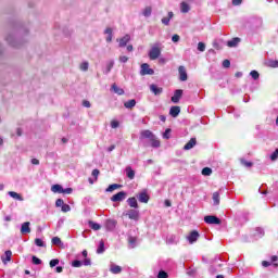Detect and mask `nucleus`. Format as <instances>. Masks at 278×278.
I'll return each instance as SVG.
<instances>
[{
    "label": "nucleus",
    "mask_w": 278,
    "mask_h": 278,
    "mask_svg": "<svg viewBox=\"0 0 278 278\" xmlns=\"http://www.w3.org/2000/svg\"><path fill=\"white\" fill-rule=\"evenodd\" d=\"M55 205H56V207H62V206L64 205V200L58 199V200L55 201Z\"/></svg>",
    "instance_id": "obj_54"
},
{
    "label": "nucleus",
    "mask_w": 278,
    "mask_h": 278,
    "mask_svg": "<svg viewBox=\"0 0 278 278\" xmlns=\"http://www.w3.org/2000/svg\"><path fill=\"white\" fill-rule=\"evenodd\" d=\"M199 231L192 230L187 237V240L189 241L190 244H194V242L199 240Z\"/></svg>",
    "instance_id": "obj_7"
},
{
    "label": "nucleus",
    "mask_w": 278,
    "mask_h": 278,
    "mask_svg": "<svg viewBox=\"0 0 278 278\" xmlns=\"http://www.w3.org/2000/svg\"><path fill=\"white\" fill-rule=\"evenodd\" d=\"M124 108L127 110H131V108H136V100H128L127 102L124 103Z\"/></svg>",
    "instance_id": "obj_30"
},
{
    "label": "nucleus",
    "mask_w": 278,
    "mask_h": 278,
    "mask_svg": "<svg viewBox=\"0 0 278 278\" xmlns=\"http://www.w3.org/2000/svg\"><path fill=\"white\" fill-rule=\"evenodd\" d=\"M146 138L150 140L151 147H153V149H160L161 142L157 140V137L151 130H142L140 132V139L144 140Z\"/></svg>",
    "instance_id": "obj_1"
},
{
    "label": "nucleus",
    "mask_w": 278,
    "mask_h": 278,
    "mask_svg": "<svg viewBox=\"0 0 278 278\" xmlns=\"http://www.w3.org/2000/svg\"><path fill=\"white\" fill-rule=\"evenodd\" d=\"M31 164H34V166H38V164H40V161L38 159H33Z\"/></svg>",
    "instance_id": "obj_62"
},
{
    "label": "nucleus",
    "mask_w": 278,
    "mask_h": 278,
    "mask_svg": "<svg viewBox=\"0 0 278 278\" xmlns=\"http://www.w3.org/2000/svg\"><path fill=\"white\" fill-rule=\"evenodd\" d=\"M154 74H155V71H153V68H151L148 63L141 64L140 75L144 76V75H154Z\"/></svg>",
    "instance_id": "obj_6"
},
{
    "label": "nucleus",
    "mask_w": 278,
    "mask_h": 278,
    "mask_svg": "<svg viewBox=\"0 0 278 278\" xmlns=\"http://www.w3.org/2000/svg\"><path fill=\"white\" fill-rule=\"evenodd\" d=\"M266 65L269 66V68H278V61L269 60L266 62Z\"/></svg>",
    "instance_id": "obj_36"
},
{
    "label": "nucleus",
    "mask_w": 278,
    "mask_h": 278,
    "mask_svg": "<svg viewBox=\"0 0 278 278\" xmlns=\"http://www.w3.org/2000/svg\"><path fill=\"white\" fill-rule=\"evenodd\" d=\"M52 244H54L55 247H62V239H60L59 237L52 238Z\"/></svg>",
    "instance_id": "obj_38"
},
{
    "label": "nucleus",
    "mask_w": 278,
    "mask_h": 278,
    "mask_svg": "<svg viewBox=\"0 0 278 278\" xmlns=\"http://www.w3.org/2000/svg\"><path fill=\"white\" fill-rule=\"evenodd\" d=\"M73 193V188H66L62 189L61 194H72Z\"/></svg>",
    "instance_id": "obj_48"
},
{
    "label": "nucleus",
    "mask_w": 278,
    "mask_h": 278,
    "mask_svg": "<svg viewBox=\"0 0 278 278\" xmlns=\"http://www.w3.org/2000/svg\"><path fill=\"white\" fill-rule=\"evenodd\" d=\"M123 186L118 185V184H113V185H110L108 188H106V192H114V190H118V188H122Z\"/></svg>",
    "instance_id": "obj_33"
},
{
    "label": "nucleus",
    "mask_w": 278,
    "mask_h": 278,
    "mask_svg": "<svg viewBox=\"0 0 278 278\" xmlns=\"http://www.w3.org/2000/svg\"><path fill=\"white\" fill-rule=\"evenodd\" d=\"M198 51H201V53H203V51H205V45L201 41L198 43Z\"/></svg>",
    "instance_id": "obj_49"
},
{
    "label": "nucleus",
    "mask_w": 278,
    "mask_h": 278,
    "mask_svg": "<svg viewBox=\"0 0 278 278\" xmlns=\"http://www.w3.org/2000/svg\"><path fill=\"white\" fill-rule=\"evenodd\" d=\"M123 216H127L130 220H140V211L138 208H130L123 213Z\"/></svg>",
    "instance_id": "obj_3"
},
{
    "label": "nucleus",
    "mask_w": 278,
    "mask_h": 278,
    "mask_svg": "<svg viewBox=\"0 0 278 278\" xmlns=\"http://www.w3.org/2000/svg\"><path fill=\"white\" fill-rule=\"evenodd\" d=\"M232 5H242V0H232Z\"/></svg>",
    "instance_id": "obj_59"
},
{
    "label": "nucleus",
    "mask_w": 278,
    "mask_h": 278,
    "mask_svg": "<svg viewBox=\"0 0 278 278\" xmlns=\"http://www.w3.org/2000/svg\"><path fill=\"white\" fill-rule=\"evenodd\" d=\"M184 94V90L181 89H178L174 92V96L172 97V102L173 103H177L179 101V99H181Z\"/></svg>",
    "instance_id": "obj_16"
},
{
    "label": "nucleus",
    "mask_w": 278,
    "mask_h": 278,
    "mask_svg": "<svg viewBox=\"0 0 278 278\" xmlns=\"http://www.w3.org/2000/svg\"><path fill=\"white\" fill-rule=\"evenodd\" d=\"M250 75L253 79H260V73L257 71H252Z\"/></svg>",
    "instance_id": "obj_45"
},
{
    "label": "nucleus",
    "mask_w": 278,
    "mask_h": 278,
    "mask_svg": "<svg viewBox=\"0 0 278 278\" xmlns=\"http://www.w3.org/2000/svg\"><path fill=\"white\" fill-rule=\"evenodd\" d=\"M178 73L180 81H188V73L186 72V67L184 65L178 67Z\"/></svg>",
    "instance_id": "obj_8"
},
{
    "label": "nucleus",
    "mask_w": 278,
    "mask_h": 278,
    "mask_svg": "<svg viewBox=\"0 0 278 278\" xmlns=\"http://www.w3.org/2000/svg\"><path fill=\"white\" fill-rule=\"evenodd\" d=\"M104 34L106 35V42H112V38H113L112 28L110 27L105 28Z\"/></svg>",
    "instance_id": "obj_26"
},
{
    "label": "nucleus",
    "mask_w": 278,
    "mask_h": 278,
    "mask_svg": "<svg viewBox=\"0 0 278 278\" xmlns=\"http://www.w3.org/2000/svg\"><path fill=\"white\" fill-rule=\"evenodd\" d=\"M90 229H93V231H99L101 229V225L94 222H89Z\"/></svg>",
    "instance_id": "obj_35"
},
{
    "label": "nucleus",
    "mask_w": 278,
    "mask_h": 278,
    "mask_svg": "<svg viewBox=\"0 0 278 278\" xmlns=\"http://www.w3.org/2000/svg\"><path fill=\"white\" fill-rule=\"evenodd\" d=\"M206 225H220V219L214 215H207L204 217Z\"/></svg>",
    "instance_id": "obj_5"
},
{
    "label": "nucleus",
    "mask_w": 278,
    "mask_h": 278,
    "mask_svg": "<svg viewBox=\"0 0 278 278\" xmlns=\"http://www.w3.org/2000/svg\"><path fill=\"white\" fill-rule=\"evenodd\" d=\"M35 244L36 247H45V241L42 239H35Z\"/></svg>",
    "instance_id": "obj_47"
},
{
    "label": "nucleus",
    "mask_w": 278,
    "mask_h": 278,
    "mask_svg": "<svg viewBox=\"0 0 278 278\" xmlns=\"http://www.w3.org/2000/svg\"><path fill=\"white\" fill-rule=\"evenodd\" d=\"M138 200L140 201V203H149V194H147V192H141L138 195Z\"/></svg>",
    "instance_id": "obj_22"
},
{
    "label": "nucleus",
    "mask_w": 278,
    "mask_h": 278,
    "mask_svg": "<svg viewBox=\"0 0 278 278\" xmlns=\"http://www.w3.org/2000/svg\"><path fill=\"white\" fill-rule=\"evenodd\" d=\"M31 224L29 222H25L22 224L21 233L25 236L27 233H31V228L29 227Z\"/></svg>",
    "instance_id": "obj_10"
},
{
    "label": "nucleus",
    "mask_w": 278,
    "mask_h": 278,
    "mask_svg": "<svg viewBox=\"0 0 278 278\" xmlns=\"http://www.w3.org/2000/svg\"><path fill=\"white\" fill-rule=\"evenodd\" d=\"M125 199H127V192L125 191H119L118 193L114 194L111 198V201L113 203H121V201H125Z\"/></svg>",
    "instance_id": "obj_4"
},
{
    "label": "nucleus",
    "mask_w": 278,
    "mask_h": 278,
    "mask_svg": "<svg viewBox=\"0 0 278 278\" xmlns=\"http://www.w3.org/2000/svg\"><path fill=\"white\" fill-rule=\"evenodd\" d=\"M62 270H64V268H63L62 266H58V267L55 268V271H56V273H62Z\"/></svg>",
    "instance_id": "obj_64"
},
{
    "label": "nucleus",
    "mask_w": 278,
    "mask_h": 278,
    "mask_svg": "<svg viewBox=\"0 0 278 278\" xmlns=\"http://www.w3.org/2000/svg\"><path fill=\"white\" fill-rule=\"evenodd\" d=\"M83 105H84V108H90L91 106L90 101H88V100H85L83 102Z\"/></svg>",
    "instance_id": "obj_61"
},
{
    "label": "nucleus",
    "mask_w": 278,
    "mask_h": 278,
    "mask_svg": "<svg viewBox=\"0 0 278 278\" xmlns=\"http://www.w3.org/2000/svg\"><path fill=\"white\" fill-rule=\"evenodd\" d=\"M163 138H164L165 140H168V138H170V129H169V128H167V129L165 130V132L163 134Z\"/></svg>",
    "instance_id": "obj_51"
},
{
    "label": "nucleus",
    "mask_w": 278,
    "mask_h": 278,
    "mask_svg": "<svg viewBox=\"0 0 278 278\" xmlns=\"http://www.w3.org/2000/svg\"><path fill=\"white\" fill-rule=\"evenodd\" d=\"M114 149H116V146L112 144L111 147H109V148L106 149V151H108L109 153H112V151H114Z\"/></svg>",
    "instance_id": "obj_63"
},
{
    "label": "nucleus",
    "mask_w": 278,
    "mask_h": 278,
    "mask_svg": "<svg viewBox=\"0 0 278 278\" xmlns=\"http://www.w3.org/2000/svg\"><path fill=\"white\" fill-rule=\"evenodd\" d=\"M111 89L113 90V92H115V94H118L119 97L125 94V90L123 88L118 87V85H116V84H113L111 86Z\"/></svg>",
    "instance_id": "obj_17"
},
{
    "label": "nucleus",
    "mask_w": 278,
    "mask_h": 278,
    "mask_svg": "<svg viewBox=\"0 0 278 278\" xmlns=\"http://www.w3.org/2000/svg\"><path fill=\"white\" fill-rule=\"evenodd\" d=\"M270 160H271V162H277V160H278V148L274 151V153H271Z\"/></svg>",
    "instance_id": "obj_41"
},
{
    "label": "nucleus",
    "mask_w": 278,
    "mask_h": 278,
    "mask_svg": "<svg viewBox=\"0 0 278 278\" xmlns=\"http://www.w3.org/2000/svg\"><path fill=\"white\" fill-rule=\"evenodd\" d=\"M202 175H204V177H210V175H212V168L210 167H204L202 169Z\"/></svg>",
    "instance_id": "obj_39"
},
{
    "label": "nucleus",
    "mask_w": 278,
    "mask_h": 278,
    "mask_svg": "<svg viewBox=\"0 0 278 278\" xmlns=\"http://www.w3.org/2000/svg\"><path fill=\"white\" fill-rule=\"evenodd\" d=\"M126 175L128 179H134L136 177V172L131 169V166L126 167Z\"/></svg>",
    "instance_id": "obj_27"
},
{
    "label": "nucleus",
    "mask_w": 278,
    "mask_h": 278,
    "mask_svg": "<svg viewBox=\"0 0 278 278\" xmlns=\"http://www.w3.org/2000/svg\"><path fill=\"white\" fill-rule=\"evenodd\" d=\"M51 190H52L54 193L62 194L63 188H62V185H53V186L51 187Z\"/></svg>",
    "instance_id": "obj_34"
},
{
    "label": "nucleus",
    "mask_w": 278,
    "mask_h": 278,
    "mask_svg": "<svg viewBox=\"0 0 278 278\" xmlns=\"http://www.w3.org/2000/svg\"><path fill=\"white\" fill-rule=\"evenodd\" d=\"M110 273H112L113 275H121V273H123V267H121L114 263H111Z\"/></svg>",
    "instance_id": "obj_11"
},
{
    "label": "nucleus",
    "mask_w": 278,
    "mask_h": 278,
    "mask_svg": "<svg viewBox=\"0 0 278 278\" xmlns=\"http://www.w3.org/2000/svg\"><path fill=\"white\" fill-rule=\"evenodd\" d=\"M97 253L100 255L101 253H105V242L103 240L100 241L99 247L97 249Z\"/></svg>",
    "instance_id": "obj_32"
},
{
    "label": "nucleus",
    "mask_w": 278,
    "mask_h": 278,
    "mask_svg": "<svg viewBox=\"0 0 278 278\" xmlns=\"http://www.w3.org/2000/svg\"><path fill=\"white\" fill-rule=\"evenodd\" d=\"M33 264H35L36 266L42 264V261L36 256H33Z\"/></svg>",
    "instance_id": "obj_50"
},
{
    "label": "nucleus",
    "mask_w": 278,
    "mask_h": 278,
    "mask_svg": "<svg viewBox=\"0 0 278 278\" xmlns=\"http://www.w3.org/2000/svg\"><path fill=\"white\" fill-rule=\"evenodd\" d=\"M180 12H182V14H188V12H190V4L187 2H181Z\"/></svg>",
    "instance_id": "obj_24"
},
{
    "label": "nucleus",
    "mask_w": 278,
    "mask_h": 278,
    "mask_svg": "<svg viewBox=\"0 0 278 278\" xmlns=\"http://www.w3.org/2000/svg\"><path fill=\"white\" fill-rule=\"evenodd\" d=\"M180 112H181V108H179V106H172L170 110H169V114L174 118H177V116H179Z\"/></svg>",
    "instance_id": "obj_18"
},
{
    "label": "nucleus",
    "mask_w": 278,
    "mask_h": 278,
    "mask_svg": "<svg viewBox=\"0 0 278 278\" xmlns=\"http://www.w3.org/2000/svg\"><path fill=\"white\" fill-rule=\"evenodd\" d=\"M153 12V9L151 7H146L143 10H142V14L146 18H149V16H151Z\"/></svg>",
    "instance_id": "obj_29"
},
{
    "label": "nucleus",
    "mask_w": 278,
    "mask_h": 278,
    "mask_svg": "<svg viewBox=\"0 0 278 278\" xmlns=\"http://www.w3.org/2000/svg\"><path fill=\"white\" fill-rule=\"evenodd\" d=\"M173 16H174V13L168 12V16L162 18L163 25H170V18H173Z\"/></svg>",
    "instance_id": "obj_31"
},
{
    "label": "nucleus",
    "mask_w": 278,
    "mask_h": 278,
    "mask_svg": "<svg viewBox=\"0 0 278 278\" xmlns=\"http://www.w3.org/2000/svg\"><path fill=\"white\" fill-rule=\"evenodd\" d=\"M157 278H168V274L164 270H160L157 274Z\"/></svg>",
    "instance_id": "obj_44"
},
{
    "label": "nucleus",
    "mask_w": 278,
    "mask_h": 278,
    "mask_svg": "<svg viewBox=\"0 0 278 278\" xmlns=\"http://www.w3.org/2000/svg\"><path fill=\"white\" fill-rule=\"evenodd\" d=\"M89 66H90V63H88V61H85V62H83V63L79 65V68H80V71H83L84 73H86V71H88Z\"/></svg>",
    "instance_id": "obj_37"
},
{
    "label": "nucleus",
    "mask_w": 278,
    "mask_h": 278,
    "mask_svg": "<svg viewBox=\"0 0 278 278\" xmlns=\"http://www.w3.org/2000/svg\"><path fill=\"white\" fill-rule=\"evenodd\" d=\"M117 222L116 219H106L105 220V228L108 231H114L116 229Z\"/></svg>",
    "instance_id": "obj_9"
},
{
    "label": "nucleus",
    "mask_w": 278,
    "mask_h": 278,
    "mask_svg": "<svg viewBox=\"0 0 278 278\" xmlns=\"http://www.w3.org/2000/svg\"><path fill=\"white\" fill-rule=\"evenodd\" d=\"M84 266H91L92 261H90V258H85L81 263Z\"/></svg>",
    "instance_id": "obj_55"
},
{
    "label": "nucleus",
    "mask_w": 278,
    "mask_h": 278,
    "mask_svg": "<svg viewBox=\"0 0 278 278\" xmlns=\"http://www.w3.org/2000/svg\"><path fill=\"white\" fill-rule=\"evenodd\" d=\"M81 265H83L81 261L75 260V261L72 262V266L74 268H81Z\"/></svg>",
    "instance_id": "obj_42"
},
{
    "label": "nucleus",
    "mask_w": 278,
    "mask_h": 278,
    "mask_svg": "<svg viewBox=\"0 0 278 278\" xmlns=\"http://www.w3.org/2000/svg\"><path fill=\"white\" fill-rule=\"evenodd\" d=\"M254 236H257V238H262L264 236V230L262 228H256V233Z\"/></svg>",
    "instance_id": "obj_46"
},
{
    "label": "nucleus",
    "mask_w": 278,
    "mask_h": 278,
    "mask_svg": "<svg viewBox=\"0 0 278 278\" xmlns=\"http://www.w3.org/2000/svg\"><path fill=\"white\" fill-rule=\"evenodd\" d=\"M197 147V138H191L187 144L184 147L185 151H190V149H194Z\"/></svg>",
    "instance_id": "obj_14"
},
{
    "label": "nucleus",
    "mask_w": 278,
    "mask_h": 278,
    "mask_svg": "<svg viewBox=\"0 0 278 278\" xmlns=\"http://www.w3.org/2000/svg\"><path fill=\"white\" fill-rule=\"evenodd\" d=\"M213 205H220V193L218 191L213 193Z\"/></svg>",
    "instance_id": "obj_23"
},
{
    "label": "nucleus",
    "mask_w": 278,
    "mask_h": 278,
    "mask_svg": "<svg viewBox=\"0 0 278 278\" xmlns=\"http://www.w3.org/2000/svg\"><path fill=\"white\" fill-rule=\"evenodd\" d=\"M99 173H100L99 169H93L91 173L92 177H94L96 180H97V177H99Z\"/></svg>",
    "instance_id": "obj_57"
},
{
    "label": "nucleus",
    "mask_w": 278,
    "mask_h": 278,
    "mask_svg": "<svg viewBox=\"0 0 278 278\" xmlns=\"http://www.w3.org/2000/svg\"><path fill=\"white\" fill-rule=\"evenodd\" d=\"M112 68H114V60H111L106 63V67L104 70V75H109L111 73Z\"/></svg>",
    "instance_id": "obj_25"
},
{
    "label": "nucleus",
    "mask_w": 278,
    "mask_h": 278,
    "mask_svg": "<svg viewBox=\"0 0 278 278\" xmlns=\"http://www.w3.org/2000/svg\"><path fill=\"white\" fill-rule=\"evenodd\" d=\"M162 55V43H155L149 51L150 60H157Z\"/></svg>",
    "instance_id": "obj_2"
},
{
    "label": "nucleus",
    "mask_w": 278,
    "mask_h": 278,
    "mask_svg": "<svg viewBox=\"0 0 278 278\" xmlns=\"http://www.w3.org/2000/svg\"><path fill=\"white\" fill-rule=\"evenodd\" d=\"M223 66H224V68H229L231 66V62L229 60H224Z\"/></svg>",
    "instance_id": "obj_53"
},
{
    "label": "nucleus",
    "mask_w": 278,
    "mask_h": 278,
    "mask_svg": "<svg viewBox=\"0 0 278 278\" xmlns=\"http://www.w3.org/2000/svg\"><path fill=\"white\" fill-rule=\"evenodd\" d=\"M262 266H264V268H268V266H270V262H268V261H263V262H262Z\"/></svg>",
    "instance_id": "obj_60"
},
{
    "label": "nucleus",
    "mask_w": 278,
    "mask_h": 278,
    "mask_svg": "<svg viewBox=\"0 0 278 278\" xmlns=\"http://www.w3.org/2000/svg\"><path fill=\"white\" fill-rule=\"evenodd\" d=\"M130 40H131V36H129V35H125L121 39H117V41L119 42L121 48L127 47V42H129Z\"/></svg>",
    "instance_id": "obj_15"
},
{
    "label": "nucleus",
    "mask_w": 278,
    "mask_h": 278,
    "mask_svg": "<svg viewBox=\"0 0 278 278\" xmlns=\"http://www.w3.org/2000/svg\"><path fill=\"white\" fill-rule=\"evenodd\" d=\"M238 45H240V38L235 37L231 40L227 41V47L233 48V47H238Z\"/></svg>",
    "instance_id": "obj_21"
},
{
    "label": "nucleus",
    "mask_w": 278,
    "mask_h": 278,
    "mask_svg": "<svg viewBox=\"0 0 278 278\" xmlns=\"http://www.w3.org/2000/svg\"><path fill=\"white\" fill-rule=\"evenodd\" d=\"M58 264H60V260L58 258H53L50 261V268H55V266H58Z\"/></svg>",
    "instance_id": "obj_43"
},
{
    "label": "nucleus",
    "mask_w": 278,
    "mask_h": 278,
    "mask_svg": "<svg viewBox=\"0 0 278 278\" xmlns=\"http://www.w3.org/2000/svg\"><path fill=\"white\" fill-rule=\"evenodd\" d=\"M127 203L129 205V207H134V210H138V200H136V198H128L127 199Z\"/></svg>",
    "instance_id": "obj_19"
},
{
    "label": "nucleus",
    "mask_w": 278,
    "mask_h": 278,
    "mask_svg": "<svg viewBox=\"0 0 278 278\" xmlns=\"http://www.w3.org/2000/svg\"><path fill=\"white\" fill-rule=\"evenodd\" d=\"M138 247V238L137 237H128V249H136Z\"/></svg>",
    "instance_id": "obj_12"
},
{
    "label": "nucleus",
    "mask_w": 278,
    "mask_h": 278,
    "mask_svg": "<svg viewBox=\"0 0 278 278\" xmlns=\"http://www.w3.org/2000/svg\"><path fill=\"white\" fill-rule=\"evenodd\" d=\"M128 61H129V58H127L126 55L119 56V62H122L123 64L127 63Z\"/></svg>",
    "instance_id": "obj_56"
},
{
    "label": "nucleus",
    "mask_w": 278,
    "mask_h": 278,
    "mask_svg": "<svg viewBox=\"0 0 278 278\" xmlns=\"http://www.w3.org/2000/svg\"><path fill=\"white\" fill-rule=\"evenodd\" d=\"M150 90L153 92V94H155V97H160V94L164 92V89H162V87H157L156 85H150Z\"/></svg>",
    "instance_id": "obj_13"
},
{
    "label": "nucleus",
    "mask_w": 278,
    "mask_h": 278,
    "mask_svg": "<svg viewBox=\"0 0 278 278\" xmlns=\"http://www.w3.org/2000/svg\"><path fill=\"white\" fill-rule=\"evenodd\" d=\"M9 197L15 199L16 201H23V197L15 191H9Z\"/></svg>",
    "instance_id": "obj_28"
},
{
    "label": "nucleus",
    "mask_w": 278,
    "mask_h": 278,
    "mask_svg": "<svg viewBox=\"0 0 278 278\" xmlns=\"http://www.w3.org/2000/svg\"><path fill=\"white\" fill-rule=\"evenodd\" d=\"M121 126V123L116 119L111 121V127L112 129H118V127Z\"/></svg>",
    "instance_id": "obj_40"
},
{
    "label": "nucleus",
    "mask_w": 278,
    "mask_h": 278,
    "mask_svg": "<svg viewBox=\"0 0 278 278\" xmlns=\"http://www.w3.org/2000/svg\"><path fill=\"white\" fill-rule=\"evenodd\" d=\"M61 210H62V212H71V205H68V204H63V205L61 206Z\"/></svg>",
    "instance_id": "obj_52"
},
{
    "label": "nucleus",
    "mask_w": 278,
    "mask_h": 278,
    "mask_svg": "<svg viewBox=\"0 0 278 278\" xmlns=\"http://www.w3.org/2000/svg\"><path fill=\"white\" fill-rule=\"evenodd\" d=\"M3 264L12 261V251L8 250L4 252V256H1Z\"/></svg>",
    "instance_id": "obj_20"
},
{
    "label": "nucleus",
    "mask_w": 278,
    "mask_h": 278,
    "mask_svg": "<svg viewBox=\"0 0 278 278\" xmlns=\"http://www.w3.org/2000/svg\"><path fill=\"white\" fill-rule=\"evenodd\" d=\"M172 40H173L174 42H179V40H180L179 35H174V36L172 37Z\"/></svg>",
    "instance_id": "obj_58"
}]
</instances>
